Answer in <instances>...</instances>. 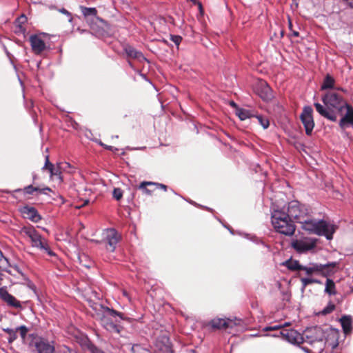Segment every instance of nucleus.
<instances>
[{"mask_svg":"<svg viewBox=\"0 0 353 353\" xmlns=\"http://www.w3.org/2000/svg\"><path fill=\"white\" fill-rule=\"evenodd\" d=\"M324 292L330 296H334L337 294L336 285L332 279H327L325 283Z\"/></svg>","mask_w":353,"mask_h":353,"instance_id":"25","label":"nucleus"},{"mask_svg":"<svg viewBox=\"0 0 353 353\" xmlns=\"http://www.w3.org/2000/svg\"><path fill=\"white\" fill-rule=\"evenodd\" d=\"M313 110L310 106H305L300 115L301 121L305 128L307 135H311L314 127Z\"/></svg>","mask_w":353,"mask_h":353,"instance_id":"12","label":"nucleus"},{"mask_svg":"<svg viewBox=\"0 0 353 353\" xmlns=\"http://www.w3.org/2000/svg\"><path fill=\"white\" fill-rule=\"evenodd\" d=\"M44 169L48 170L51 177H57L60 183L63 181V178L62 176L63 170H61L59 164H57L55 167L52 163L50 162L48 155L46 157V162L43 168V170Z\"/></svg>","mask_w":353,"mask_h":353,"instance_id":"15","label":"nucleus"},{"mask_svg":"<svg viewBox=\"0 0 353 353\" xmlns=\"http://www.w3.org/2000/svg\"><path fill=\"white\" fill-rule=\"evenodd\" d=\"M123 294L125 295V296L127 295L125 292H123Z\"/></svg>","mask_w":353,"mask_h":353,"instance_id":"58","label":"nucleus"},{"mask_svg":"<svg viewBox=\"0 0 353 353\" xmlns=\"http://www.w3.org/2000/svg\"><path fill=\"white\" fill-rule=\"evenodd\" d=\"M27 21V18L24 14H22L17 19V21L21 23H24Z\"/></svg>","mask_w":353,"mask_h":353,"instance_id":"45","label":"nucleus"},{"mask_svg":"<svg viewBox=\"0 0 353 353\" xmlns=\"http://www.w3.org/2000/svg\"><path fill=\"white\" fill-rule=\"evenodd\" d=\"M290 323L285 322L284 323H278L274 325L267 326L263 328L262 331H275L281 329L285 326H289Z\"/></svg>","mask_w":353,"mask_h":353,"instance_id":"30","label":"nucleus"},{"mask_svg":"<svg viewBox=\"0 0 353 353\" xmlns=\"http://www.w3.org/2000/svg\"><path fill=\"white\" fill-rule=\"evenodd\" d=\"M287 212L292 220L299 224L310 214L309 208L297 201H292L288 203Z\"/></svg>","mask_w":353,"mask_h":353,"instance_id":"5","label":"nucleus"},{"mask_svg":"<svg viewBox=\"0 0 353 353\" xmlns=\"http://www.w3.org/2000/svg\"><path fill=\"white\" fill-rule=\"evenodd\" d=\"M113 196L117 201L120 200L123 196L121 190L120 188H114L113 190Z\"/></svg>","mask_w":353,"mask_h":353,"instance_id":"38","label":"nucleus"},{"mask_svg":"<svg viewBox=\"0 0 353 353\" xmlns=\"http://www.w3.org/2000/svg\"><path fill=\"white\" fill-rule=\"evenodd\" d=\"M21 212L25 218L34 223H37L41 219L38 211L33 207L25 206L21 209Z\"/></svg>","mask_w":353,"mask_h":353,"instance_id":"19","label":"nucleus"},{"mask_svg":"<svg viewBox=\"0 0 353 353\" xmlns=\"http://www.w3.org/2000/svg\"><path fill=\"white\" fill-rule=\"evenodd\" d=\"M334 82L335 81L334 78L331 77L330 74H327L321 85V90L332 88L334 87Z\"/></svg>","mask_w":353,"mask_h":353,"instance_id":"29","label":"nucleus"},{"mask_svg":"<svg viewBox=\"0 0 353 353\" xmlns=\"http://www.w3.org/2000/svg\"><path fill=\"white\" fill-rule=\"evenodd\" d=\"M313 283H318V284H321V281L320 280H318V279H314V282Z\"/></svg>","mask_w":353,"mask_h":353,"instance_id":"49","label":"nucleus"},{"mask_svg":"<svg viewBox=\"0 0 353 353\" xmlns=\"http://www.w3.org/2000/svg\"><path fill=\"white\" fill-rule=\"evenodd\" d=\"M344 341H345V340H343V336H341V339H340V343H342V342H343Z\"/></svg>","mask_w":353,"mask_h":353,"instance_id":"53","label":"nucleus"},{"mask_svg":"<svg viewBox=\"0 0 353 353\" xmlns=\"http://www.w3.org/2000/svg\"><path fill=\"white\" fill-rule=\"evenodd\" d=\"M21 233L30 239L32 247L45 251L49 256L55 255V253L51 250L48 241L33 226L23 227L21 230Z\"/></svg>","mask_w":353,"mask_h":353,"instance_id":"4","label":"nucleus"},{"mask_svg":"<svg viewBox=\"0 0 353 353\" xmlns=\"http://www.w3.org/2000/svg\"><path fill=\"white\" fill-rule=\"evenodd\" d=\"M170 39L176 46H179L182 41V37L179 35H170Z\"/></svg>","mask_w":353,"mask_h":353,"instance_id":"39","label":"nucleus"},{"mask_svg":"<svg viewBox=\"0 0 353 353\" xmlns=\"http://www.w3.org/2000/svg\"><path fill=\"white\" fill-rule=\"evenodd\" d=\"M230 105H231L232 107H235V108H236V103H235L234 101H231V102H230Z\"/></svg>","mask_w":353,"mask_h":353,"instance_id":"50","label":"nucleus"},{"mask_svg":"<svg viewBox=\"0 0 353 353\" xmlns=\"http://www.w3.org/2000/svg\"><path fill=\"white\" fill-rule=\"evenodd\" d=\"M301 281L303 285V288H305L307 285L313 283L314 279L311 278H301Z\"/></svg>","mask_w":353,"mask_h":353,"instance_id":"40","label":"nucleus"},{"mask_svg":"<svg viewBox=\"0 0 353 353\" xmlns=\"http://www.w3.org/2000/svg\"><path fill=\"white\" fill-rule=\"evenodd\" d=\"M242 323L241 319H230L225 318H214L209 322V325L212 329L226 330L234 329L235 326L240 325Z\"/></svg>","mask_w":353,"mask_h":353,"instance_id":"10","label":"nucleus"},{"mask_svg":"<svg viewBox=\"0 0 353 353\" xmlns=\"http://www.w3.org/2000/svg\"><path fill=\"white\" fill-rule=\"evenodd\" d=\"M305 332H279V334L275 333L270 334L269 332H265L264 334H261L260 332H255L254 334L245 335L244 339H248L262 336H271L274 338L281 336L283 340L286 341L294 345L300 347V348L305 353H313L309 348L300 346V345L303 343H307L312 345L316 341V339H314L312 336L305 335Z\"/></svg>","mask_w":353,"mask_h":353,"instance_id":"2","label":"nucleus"},{"mask_svg":"<svg viewBox=\"0 0 353 353\" xmlns=\"http://www.w3.org/2000/svg\"><path fill=\"white\" fill-rule=\"evenodd\" d=\"M3 331L6 332V331H12V330L10 329H3Z\"/></svg>","mask_w":353,"mask_h":353,"instance_id":"55","label":"nucleus"},{"mask_svg":"<svg viewBox=\"0 0 353 353\" xmlns=\"http://www.w3.org/2000/svg\"><path fill=\"white\" fill-rule=\"evenodd\" d=\"M271 223L274 230L285 236H292L296 230V225L285 207L274 208L271 212Z\"/></svg>","mask_w":353,"mask_h":353,"instance_id":"1","label":"nucleus"},{"mask_svg":"<svg viewBox=\"0 0 353 353\" xmlns=\"http://www.w3.org/2000/svg\"><path fill=\"white\" fill-rule=\"evenodd\" d=\"M322 101L325 106L341 111L345 108L344 103H347L343 99V97L335 92H328L325 94Z\"/></svg>","mask_w":353,"mask_h":353,"instance_id":"11","label":"nucleus"},{"mask_svg":"<svg viewBox=\"0 0 353 353\" xmlns=\"http://www.w3.org/2000/svg\"><path fill=\"white\" fill-rule=\"evenodd\" d=\"M283 265L292 271L302 270L303 265H300L298 261L288 259L283 263Z\"/></svg>","mask_w":353,"mask_h":353,"instance_id":"26","label":"nucleus"},{"mask_svg":"<svg viewBox=\"0 0 353 353\" xmlns=\"http://www.w3.org/2000/svg\"><path fill=\"white\" fill-rule=\"evenodd\" d=\"M314 107L316 108V110L323 117L332 121H336V114L330 110V108L324 107L323 105L320 104L319 103H315Z\"/></svg>","mask_w":353,"mask_h":353,"instance_id":"20","label":"nucleus"},{"mask_svg":"<svg viewBox=\"0 0 353 353\" xmlns=\"http://www.w3.org/2000/svg\"><path fill=\"white\" fill-rule=\"evenodd\" d=\"M20 334V336L21 337V339L23 341V343H29L30 341H31V336H30V334H29L30 332H19ZM33 332L31 333V334H32ZM35 334H37L36 332H34Z\"/></svg>","mask_w":353,"mask_h":353,"instance_id":"34","label":"nucleus"},{"mask_svg":"<svg viewBox=\"0 0 353 353\" xmlns=\"http://www.w3.org/2000/svg\"><path fill=\"white\" fill-rule=\"evenodd\" d=\"M254 117L257 119L259 123L263 126L264 129H266L269 127L270 121L267 117L262 115H256Z\"/></svg>","mask_w":353,"mask_h":353,"instance_id":"33","label":"nucleus"},{"mask_svg":"<svg viewBox=\"0 0 353 353\" xmlns=\"http://www.w3.org/2000/svg\"><path fill=\"white\" fill-rule=\"evenodd\" d=\"M9 334V336L8 337V341L9 343H12L17 338L18 332H8Z\"/></svg>","mask_w":353,"mask_h":353,"instance_id":"41","label":"nucleus"},{"mask_svg":"<svg viewBox=\"0 0 353 353\" xmlns=\"http://www.w3.org/2000/svg\"><path fill=\"white\" fill-rule=\"evenodd\" d=\"M124 51L126 53L127 56L130 58H132L138 60L139 61H146L145 57L143 56V53L140 51L137 50L133 47L130 46H125L124 47Z\"/></svg>","mask_w":353,"mask_h":353,"instance_id":"21","label":"nucleus"},{"mask_svg":"<svg viewBox=\"0 0 353 353\" xmlns=\"http://www.w3.org/2000/svg\"><path fill=\"white\" fill-rule=\"evenodd\" d=\"M146 186H154V182L143 181L139 186V188L142 190L145 194L150 195L152 194V190L148 189Z\"/></svg>","mask_w":353,"mask_h":353,"instance_id":"31","label":"nucleus"},{"mask_svg":"<svg viewBox=\"0 0 353 353\" xmlns=\"http://www.w3.org/2000/svg\"><path fill=\"white\" fill-rule=\"evenodd\" d=\"M88 351H89L90 353H105L103 350L98 347L93 343L90 346Z\"/></svg>","mask_w":353,"mask_h":353,"instance_id":"36","label":"nucleus"},{"mask_svg":"<svg viewBox=\"0 0 353 353\" xmlns=\"http://www.w3.org/2000/svg\"><path fill=\"white\" fill-rule=\"evenodd\" d=\"M339 322L341 323V325L342 327L343 331H352L353 329L352 323H353V318L350 315H343L340 319Z\"/></svg>","mask_w":353,"mask_h":353,"instance_id":"24","label":"nucleus"},{"mask_svg":"<svg viewBox=\"0 0 353 353\" xmlns=\"http://www.w3.org/2000/svg\"><path fill=\"white\" fill-rule=\"evenodd\" d=\"M30 42L34 54H39L46 49L44 41L37 35L30 36Z\"/></svg>","mask_w":353,"mask_h":353,"instance_id":"17","label":"nucleus"},{"mask_svg":"<svg viewBox=\"0 0 353 353\" xmlns=\"http://www.w3.org/2000/svg\"><path fill=\"white\" fill-rule=\"evenodd\" d=\"M337 265V262L326 264L312 263L310 266L303 265L302 270H304L307 275H311L313 273H321L323 276H327L330 273H334V272L330 270V268H336Z\"/></svg>","mask_w":353,"mask_h":353,"instance_id":"8","label":"nucleus"},{"mask_svg":"<svg viewBox=\"0 0 353 353\" xmlns=\"http://www.w3.org/2000/svg\"><path fill=\"white\" fill-rule=\"evenodd\" d=\"M335 309L336 305L332 301H330L325 307H324L322 310L315 313V315L317 316H326L332 313Z\"/></svg>","mask_w":353,"mask_h":353,"instance_id":"27","label":"nucleus"},{"mask_svg":"<svg viewBox=\"0 0 353 353\" xmlns=\"http://www.w3.org/2000/svg\"><path fill=\"white\" fill-rule=\"evenodd\" d=\"M128 64H129V65H130L132 68H134L133 64L132 63V62H131V61H128Z\"/></svg>","mask_w":353,"mask_h":353,"instance_id":"51","label":"nucleus"},{"mask_svg":"<svg viewBox=\"0 0 353 353\" xmlns=\"http://www.w3.org/2000/svg\"><path fill=\"white\" fill-rule=\"evenodd\" d=\"M75 341L80 345L84 351L88 350L92 342L84 332H74Z\"/></svg>","mask_w":353,"mask_h":353,"instance_id":"18","label":"nucleus"},{"mask_svg":"<svg viewBox=\"0 0 353 353\" xmlns=\"http://www.w3.org/2000/svg\"><path fill=\"white\" fill-rule=\"evenodd\" d=\"M317 244V239L309 236L293 239L291 247L298 253L302 254L313 250Z\"/></svg>","mask_w":353,"mask_h":353,"instance_id":"6","label":"nucleus"},{"mask_svg":"<svg viewBox=\"0 0 353 353\" xmlns=\"http://www.w3.org/2000/svg\"><path fill=\"white\" fill-rule=\"evenodd\" d=\"M49 8L50 10L56 9L55 6H50Z\"/></svg>","mask_w":353,"mask_h":353,"instance_id":"52","label":"nucleus"},{"mask_svg":"<svg viewBox=\"0 0 353 353\" xmlns=\"http://www.w3.org/2000/svg\"><path fill=\"white\" fill-rule=\"evenodd\" d=\"M107 314L112 317L119 316L121 319H123V314L120 312H118L112 309H110L108 307L105 308Z\"/></svg>","mask_w":353,"mask_h":353,"instance_id":"35","label":"nucleus"},{"mask_svg":"<svg viewBox=\"0 0 353 353\" xmlns=\"http://www.w3.org/2000/svg\"><path fill=\"white\" fill-rule=\"evenodd\" d=\"M236 114L242 121L245 120L246 119L254 117V115L252 114L250 110H245L243 108H236Z\"/></svg>","mask_w":353,"mask_h":353,"instance_id":"28","label":"nucleus"},{"mask_svg":"<svg viewBox=\"0 0 353 353\" xmlns=\"http://www.w3.org/2000/svg\"><path fill=\"white\" fill-rule=\"evenodd\" d=\"M260 86L261 90L259 91V95L265 101L270 100L273 97L272 90L270 87L263 81L260 82Z\"/></svg>","mask_w":353,"mask_h":353,"instance_id":"22","label":"nucleus"},{"mask_svg":"<svg viewBox=\"0 0 353 353\" xmlns=\"http://www.w3.org/2000/svg\"><path fill=\"white\" fill-rule=\"evenodd\" d=\"M121 239V235L114 228L107 229L104 232V238L101 243L108 251L113 252L116 250L117 245Z\"/></svg>","mask_w":353,"mask_h":353,"instance_id":"9","label":"nucleus"},{"mask_svg":"<svg viewBox=\"0 0 353 353\" xmlns=\"http://www.w3.org/2000/svg\"><path fill=\"white\" fill-rule=\"evenodd\" d=\"M292 34L294 36V37H298L299 35V32L297 31H293Z\"/></svg>","mask_w":353,"mask_h":353,"instance_id":"48","label":"nucleus"},{"mask_svg":"<svg viewBox=\"0 0 353 353\" xmlns=\"http://www.w3.org/2000/svg\"><path fill=\"white\" fill-rule=\"evenodd\" d=\"M70 353H78V352H76V351H73V350H70Z\"/></svg>","mask_w":353,"mask_h":353,"instance_id":"54","label":"nucleus"},{"mask_svg":"<svg viewBox=\"0 0 353 353\" xmlns=\"http://www.w3.org/2000/svg\"><path fill=\"white\" fill-rule=\"evenodd\" d=\"M347 6L353 8V0H342Z\"/></svg>","mask_w":353,"mask_h":353,"instance_id":"46","label":"nucleus"},{"mask_svg":"<svg viewBox=\"0 0 353 353\" xmlns=\"http://www.w3.org/2000/svg\"><path fill=\"white\" fill-rule=\"evenodd\" d=\"M286 331H290V332H292V331H294V330L292 329H290V330H287Z\"/></svg>","mask_w":353,"mask_h":353,"instance_id":"56","label":"nucleus"},{"mask_svg":"<svg viewBox=\"0 0 353 353\" xmlns=\"http://www.w3.org/2000/svg\"><path fill=\"white\" fill-rule=\"evenodd\" d=\"M301 228L309 234L324 236L328 240L332 239L336 230L335 225L324 219H312L310 214L301 222Z\"/></svg>","mask_w":353,"mask_h":353,"instance_id":"3","label":"nucleus"},{"mask_svg":"<svg viewBox=\"0 0 353 353\" xmlns=\"http://www.w3.org/2000/svg\"><path fill=\"white\" fill-rule=\"evenodd\" d=\"M32 338L29 342L30 347H34L37 353H56L53 345L54 341L50 342L48 339L38 336L37 334L32 333L30 335Z\"/></svg>","mask_w":353,"mask_h":353,"instance_id":"7","label":"nucleus"},{"mask_svg":"<svg viewBox=\"0 0 353 353\" xmlns=\"http://www.w3.org/2000/svg\"><path fill=\"white\" fill-rule=\"evenodd\" d=\"M154 345L156 348L162 353H173L172 344L170 341V337L167 335L162 334L153 341Z\"/></svg>","mask_w":353,"mask_h":353,"instance_id":"14","label":"nucleus"},{"mask_svg":"<svg viewBox=\"0 0 353 353\" xmlns=\"http://www.w3.org/2000/svg\"><path fill=\"white\" fill-rule=\"evenodd\" d=\"M332 331H338L336 329H332Z\"/></svg>","mask_w":353,"mask_h":353,"instance_id":"57","label":"nucleus"},{"mask_svg":"<svg viewBox=\"0 0 353 353\" xmlns=\"http://www.w3.org/2000/svg\"><path fill=\"white\" fill-rule=\"evenodd\" d=\"M16 331H28L25 326H20L16 329Z\"/></svg>","mask_w":353,"mask_h":353,"instance_id":"47","label":"nucleus"},{"mask_svg":"<svg viewBox=\"0 0 353 353\" xmlns=\"http://www.w3.org/2000/svg\"><path fill=\"white\" fill-rule=\"evenodd\" d=\"M61 13L68 16V17H70V21L72 20V17H71V13L70 12H68L66 9L65 8H61V9H59L58 10Z\"/></svg>","mask_w":353,"mask_h":353,"instance_id":"43","label":"nucleus"},{"mask_svg":"<svg viewBox=\"0 0 353 353\" xmlns=\"http://www.w3.org/2000/svg\"><path fill=\"white\" fill-rule=\"evenodd\" d=\"M81 10L82 12V14L85 18H88L89 17H92L93 19H95L97 21H99L100 22L103 23H105V21L97 17V10L95 8H86L84 6H81Z\"/></svg>","mask_w":353,"mask_h":353,"instance_id":"23","label":"nucleus"},{"mask_svg":"<svg viewBox=\"0 0 353 353\" xmlns=\"http://www.w3.org/2000/svg\"><path fill=\"white\" fill-rule=\"evenodd\" d=\"M38 190L39 188L33 187L32 185H30L23 189H17L14 192H23L25 194H33V193Z\"/></svg>","mask_w":353,"mask_h":353,"instance_id":"32","label":"nucleus"},{"mask_svg":"<svg viewBox=\"0 0 353 353\" xmlns=\"http://www.w3.org/2000/svg\"><path fill=\"white\" fill-rule=\"evenodd\" d=\"M0 298L9 306L15 308H20L21 307L20 301H18L14 296L10 294L4 288H0Z\"/></svg>","mask_w":353,"mask_h":353,"instance_id":"16","label":"nucleus"},{"mask_svg":"<svg viewBox=\"0 0 353 353\" xmlns=\"http://www.w3.org/2000/svg\"><path fill=\"white\" fill-rule=\"evenodd\" d=\"M98 332H96L97 336H99Z\"/></svg>","mask_w":353,"mask_h":353,"instance_id":"59","label":"nucleus"},{"mask_svg":"<svg viewBox=\"0 0 353 353\" xmlns=\"http://www.w3.org/2000/svg\"><path fill=\"white\" fill-rule=\"evenodd\" d=\"M58 164L59 165V166L61 168V170H63V172H65V171L70 172V170L72 168L70 163H69L68 162H62V163H59Z\"/></svg>","mask_w":353,"mask_h":353,"instance_id":"37","label":"nucleus"},{"mask_svg":"<svg viewBox=\"0 0 353 353\" xmlns=\"http://www.w3.org/2000/svg\"><path fill=\"white\" fill-rule=\"evenodd\" d=\"M325 334L324 337L325 339V344L327 347H331L333 350L340 344L341 337H343V340L351 334L352 332H323Z\"/></svg>","mask_w":353,"mask_h":353,"instance_id":"13","label":"nucleus"},{"mask_svg":"<svg viewBox=\"0 0 353 353\" xmlns=\"http://www.w3.org/2000/svg\"><path fill=\"white\" fill-rule=\"evenodd\" d=\"M37 192H39V194H48L49 192H52V190L48 187H45L43 188H39V190Z\"/></svg>","mask_w":353,"mask_h":353,"instance_id":"42","label":"nucleus"},{"mask_svg":"<svg viewBox=\"0 0 353 353\" xmlns=\"http://www.w3.org/2000/svg\"><path fill=\"white\" fill-rule=\"evenodd\" d=\"M154 186L156 187V188H161V189L163 190L164 191L167 190V186L164 184L154 183Z\"/></svg>","mask_w":353,"mask_h":353,"instance_id":"44","label":"nucleus"}]
</instances>
